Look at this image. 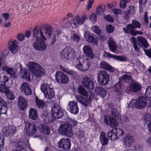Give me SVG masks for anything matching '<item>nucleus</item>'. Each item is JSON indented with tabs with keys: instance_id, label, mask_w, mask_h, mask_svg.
Instances as JSON below:
<instances>
[{
	"instance_id": "1",
	"label": "nucleus",
	"mask_w": 151,
	"mask_h": 151,
	"mask_svg": "<svg viewBox=\"0 0 151 151\" xmlns=\"http://www.w3.org/2000/svg\"><path fill=\"white\" fill-rule=\"evenodd\" d=\"M65 111L59 106H54L52 108L51 114H48L45 116V121L47 123L53 122L56 119L61 118L65 115Z\"/></svg>"
},
{
	"instance_id": "2",
	"label": "nucleus",
	"mask_w": 151,
	"mask_h": 151,
	"mask_svg": "<svg viewBox=\"0 0 151 151\" xmlns=\"http://www.w3.org/2000/svg\"><path fill=\"white\" fill-rule=\"evenodd\" d=\"M28 67L32 73L37 78H40L45 74V71L42 66L35 62H29Z\"/></svg>"
},
{
	"instance_id": "3",
	"label": "nucleus",
	"mask_w": 151,
	"mask_h": 151,
	"mask_svg": "<svg viewBox=\"0 0 151 151\" xmlns=\"http://www.w3.org/2000/svg\"><path fill=\"white\" fill-rule=\"evenodd\" d=\"M86 99L79 95L76 96V98L77 101L81 103L82 105L86 107L88 106L91 101L93 99L94 97V93L91 91H87L86 95Z\"/></svg>"
},
{
	"instance_id": "4",
	"label": "nucleus",
	"mask_w": 151,
	"mask_h": 151,
	"mask_svg": "<svg viewBox=\"0 0 151 151\" xmlns=\"http://www.w3.org/2000/svg\"><path fill=\"white\" fill-rule=\"evenodd\" d=\"M91 65V62L89 60H84L83 58L79 57L76 61V66L79 70L85 72L88 70Z\"/></svg>"
},
{
	"instance_id": "5",
	"label": "nucleus",
	"mask_w": 151,
	"mask_h": 151,
	"mask_svg": "<svg viewBox=\"0 0 151 151\" xmlns=\"http://www.w3.org/2000/svg\"><path fill=\"white\" fill-rule=\"evenodd\" d=\"M146 104V101L145 98L141 96L136 100L132 99L127 106L131 108H136L138 109H140L144 107Z\"/></svg>"
},
{
	"instance_id": "6",
	"label": "nucleus",
	"mask_w": 151,
	"mask_h": 151,
	"mask_svg": "<svg viewBox=\"0 0 151 151\" xmlns=\"http://www.w3.org/2000/svg\"><path fill=\"white\" fill-rule=\"evenodd\" d=\"M41 38L37 39L33 44V46L35 50L38 51H44L47 49V44L45 41L46 40V37L43 33L41 32Z\"/></svg>"
},
{
	"instance_id": "7",
	"label": "nucleus",
	"mask_w": 151,
	"mask_h": 151,
	"mask_svg": "<svg viewBox=\"0 0 151 151\" xmlns=\"http://www.w3.org/2000/svg\"><path fill=\"white\" fill-rule=\"evenodd\" d=\"M124 134V132L122 129L114 128L108 132L107 136L109 139L114 141L119 139V137L122 136Z\"/></svg>"
},
{
	"instance_id": "8",
	"label": "nucleus",
	"mask_w": 151,
	"mask_h": 151,
	"mask_svg": "<svg viewBox=\"0 0 151 151\" xmlns=\"http://www.w3.org/2000/svg\"><path fill=\"white\" fill-rule=\"evenodd\" d=\"M109 75L105 71H100L97 74V81L101 85H107L109 83Z\"/></svg>"
},
{
	"instance_id": "9",
	"label": "nucleus",
	"mask_w": 151,
	"mask_h": 151,
	"mask_svg": "<svg viewBox=\"0 0 151 151\" xmlns=\"http://www.w3.org/2000/svg\"><path fill=\"white\" fill-rule=\"evenodd\" d=\"M59 133L62 135H66L68 137L73 135L72 128L66 123L61 124L58 128Z\"/></svg>"
},
{
	"instance_id": "10",
	"label": "nucleus",
	"mask_w": 151,
	"mask_h": 151,
	"mask_svg": "<svg viewBox=\"0 0 151 151\" xmlns=\"http://www.w3.org/2000/svg\"><path fill=\"white\" fill-rule=\"evenodd\" d=\"M36 126L34 123L29 122L25 123L24 131L27 135H32L36 133Z\"/></svg>"
},
{
	"instance_id": "11",
	"label": "nucleus",
	"mask_w": 151,
	"mask_h": 151,
	"mask_svg": "<svg viewBox=\"0 0 151 151\" xmlns=\"http://www.w3.org/2000/svg\"><path fill=\"white\" fill-rule=\"evenodd\" d=\"M84 37L86 41L93 45H98V42L96 36L94 34L91 33L88 31H85Z\"/></svg>"
},
{
	"instance_id": "12",
	"label": "nucleus",
	"mask_w": 151,
	"mask_h": 151,
	"mask_svg": "<svg viewBox=\"0 0 151 151\" xmlns=\"http://www.w3.org/2000/svg\"><path fill=\"white\" fill-rule=\"evenodd\" d=\"M55 79L58 82L64 84L68 83L69 80L68 76L61 71H57L56 73Z\"/></svg>"
},
{
	"instance_id": "13",
	"label": "nucleus",
	"mask_w": 151,
	"mask_h": 151,
	"mask_svg": "<svg viewBox=\"0 0 151 151\" xmlns=\"http://www.w3.org/2000/svg\"><path fill=\"white\" fill-rule=\"evenodd\" d=\"M123 30L126 34H130L132 36H136L137 35H142L143 34V32L141 31L134 29L133 26L130 24H127L126 27L123 28Z\"/></svg>"
},
{
	"instance_id": "14",
	"label": "nucleus",
	"mask_w": 151,
	"mask_h": 151,
	"mask_svg": "<svg viewBox=\"0 0 151 151\" xmlns=\"http://www.w3.org/2000/svg\"><path fill=\"white\" fill-rule=\"evenodd\" d=\"M58 146L60 148L65 150H70L71 146L70 140L68 139H61L58 142Z\"/></svg>"
},
{
	"instance_id": "15",
	"label": "nucleus",
	"mask_w": 151,
	"mask_h": 151,
	"mask_svg": "<svg viewBox=\"0 0 151 151\" xmlns=\"http://www.w3.org/2000/svg\"><path fill=\"white\" fill-rule=\"evenodd\" d=\"M82 84L83 86L88 89L92 90L94 87L93 82L90 78L87 76L83 78Z\"/></svg>"
},
{
	"instance_id": "16",
	"label": "nucleus",
	"mask_w": 151,
	"mask_h": 151,
	"mask_svg": "<svg viewBox=\"0 0 151 151\" xmlns=\"http://www.w3.org/2000/svg\"><path fill=\"white\" fill-rule=\"evenodd\" d=\"M67 109L71 113L76 114L79 111V108L76 101H70L68 104Z\"/></svg>"
},
{
	"instance_id": "17",
	"label": "nucleus",
	"mask_w": 151,
	"mask_h": 151,
	"mask_svg": "<svg viewBox=\"0 0 151 151\" xmlns=\"http://www.w3.org/2000/svg\"><path fill=\"white\" fill-rule=\"evenodd\" d=\"M84 54L87 56L91 59H93L94 57L92 48L89 45H85L83 48Z\"/></svg>"
},
{
	"instance_id": "18",
	"label": "nucleus",
	"mask_w": 151,
	"mask_h": 151,
	"mask_svg": "<svg viewBox=\"0 0 151 151\" xmlns=\"http://www.w3.org/2000/svg\"><path fill=\"white\" fill-rule=\"evenodd\" d=\"M129 88L131 91L135 93L140 91L142 86L139 82L136 81L130 83Z\"/></svg>"
},
{
	"instance_id": "19",
	"label": "nucleus",
	"mask_w": 151,
	"mask_h": 151,
	"mask_svg": "<svg viewBox=\"0 0 151 151\" xmlns=\"http://www.w3.org/2000/svg\"><path fill=\"white\" fill-rule=\"evenodd\" d=\"M68 124L69 127H73L76 126L78 124V122L77 120H75L73 118L70 117L66 112H65V115H64V119H63Z\"/></svg>"
},
{
	"instance_id": "20",
	"label": "nucleus",
	"mask_w": 151,
	"mask_h": 151,
	"mask_svg": "<svg viewBox=\"0 0 151 151\" xmlns=\"http://www.w3.org/2000/svg\"><path fill=\"white\" fill-rule=\"evenodd\" d=\"M20 89L22 92L24 93L26 95H29L32 93V90L27 83H22L21 85Z\"/></svg>"
},
{
	"instance_id": "21",
	"label": "nucleus",
	"mask_w": 151,
	"mask_h": 151,
	"mask_svg": "<svg viewBox=\"0 0 151 151\" xmlns=\"http://www.w3.org/2000/svg\"><path fill=\"white\" fill-rule=\"evenodd\" d=\"M19 108L21 110H25L27 107V103L26 100L22 96H20L18 98Z\"/></svg>"
},
{
	"instance_id": "22",
	"label": "nucleus",
	"mask_w": 151,
	"mask_h": 151,
	"mask_svg": "<svg viewBox=\"0 0 151 151\" xmlns=\"http://www.w3.org/2000/svg\"><path fill=\"white\" fill-rule=\"evenodd\" d=\"M7 104L5 101L0 97V114L7 115L8 110Z\"/></svg>"
},
{
	"instance_id": "23",
	"label": "nucleus",
	"mask_w": 151,
	"mask_h": 151,
	"mask_svg": "<svg viewBox=\"0 0 151 151\" xmlns=\"http://www.w3.org/2000/svg\"><path fill=\"white\" fill-rule=\"evenodd\" d=\"M17 44V42L15 40H14L10 43H9V50L13 54H15L17 51L18 47Z\"/></svg>"
},
{
	"instance_id": "24",
	"label": "nucleus",
	"mask_w": 151,
	"mask_h": 151,
	"mask_svg": "<svg viewBox=\"0 0 151 151\" xmlns=\"http://www.w3.org/2000/svg\"><path fill=\"white\" fill-rule=\"evenodd\" d=\"M70 52V49L68 47H66L60 52V55L61 58L68 60L69 59V55Z\"/></svg>"
},
{
	"instance_id": "25",
	"label": "nucleus",
	"mask_w": 151,
	"mask_h": 151,
	"mask_svg": "<svg viewBox=\"0 0 151 151\" xmlns=\"http://www.w3.org/2000/svg\"><path fill=\"white\" fill-rule=\"evenodd\" d=\"M2 131L5 134L10 136L14 135L16 133L17 129L16 127L13 126L9 128L4 127Z\"/></svg>"
},
{
	"instance_id": "26",
	"label": "nucleus",
	"mask_w": 151,
	"mask_h": 151,
	"mask_svg": "<svg viewBox=\"0 0 151 151\" xmlns=\"http://www.w3.org/2000/svg\"><path fill=\"white\" fill-rule=\"evenodd\" d=\"M123 141L125 145L127 147H129L133 142V137L129 134H127L124 138Z\"/></svg>"
},
{
	"instance_id": "27",
	"label": "nucleus",
	"mask_w": 151,
	"mask_h": 151,
	"mask_svg": "<svg viewBox=\"0 0 151 151\" xmlns=\"http://www.w3.org/2000/svg\"><path fill=\"white\" fill-rule=\"evenodd\" d=\"M16 148L12 151H27L26 147V143L22 142H19L16 144Z\"/></svg>"
},
{
	"instance_id": "28",
	"label": "nucleus",
	"mask_w": 151,
	"mask_h": 151,
	"mask_svg": "<svg viewBox=\"0 0 151 151\" xmlns=\"http://www.w3.org/2000/svg\"><path fill=\"white\" fill-rule=\"evenodd\" d=\"M100 67L103 69L108 70L111 72L114 71V68L104 61H102L101 62Z\"/></svg>"
},
{
	"instance_id": "29",
	"label": "nucleus",
	"mask_w": 151,
	"mask_h": 151,
	"mask_svg": "<svg viewBox=\"0 0 151 151\" xmlns=\"http://www.w3.org/2000/svg\"><path fill=\"white\" fill-rule=\"evenodd\" d=\"M60 67L61 69L69 75L74 76L73 78L74 80L76 79V76H77V74L75 71L70 69L65 68L61 65H60Z\"/></svg>"
},
{
	"instance_id": "30",
	"label": "nucleus",
	"mask_w": 151,
	"mask_h": 151,
	"mask_svg": "<svg viewBox=\"0 0 151 151\" xmlns=\"http://www.w3.org/2000/svg\"><path fill=\"white\" fill-rule=\"evenodd\" d=\"M95 91L97 94L99 95L102 98L105 97L106 95V90L100 86L96 87L95 88Z\"/></svg>"
},
{
	"instance_id": "31",
	"label": "nucleus",
	"mask_w": 151,
	"mask_h": 151,
	"mask_svg": "<svg viewBox=\"0 0 151 151\" xmlns=\"http://www.w3.org/2000/svg\"><path fill=\"white\" fill-rule=\"evenodd\" d=\"M138 42V45L139 47L141 46L142 47L146 48L148 46V43L145 39L142 37H137Z\"/></svg>"
},
{
	"instance_id": "32",
	"label": "nucleus",
	"mask_w": 151,
	"mask_h": 151,
	"mask_svg": "<svg viewBox=\"0 0 151 151\" xmlns=\"http://www.w3.org/2000/svg\"><path fill=\"white\" fill-rule=\"evenodd\" d=\"M44 28L45 30V35L47 38L50 37L52 32V27L49 24H46L44 26Z\"/></svg>"
},
{
	"instance_id": "33",
	"label": "nucleus",
	"mask_w": 151,
	"mask_h": 151,
	"mask_svg": "<svg viewBox=\"0 0 151 151\" xmlns=\"http://www.w3.org/2000/svg\"><path fill=\"white\" fill-rule=\"evenodd\" d=\"M100 142L102 146H105L108 144V139L106 137L105 133L102 132L99 136Z\"/></svg>"
},
{
	"instance_id": "34",
	"label": "nucleus",
	"mask_w": 151,
	"mask_h": 151,
	"mask_svg": "<svg viewBox=\"0 0 151 151\" xmlns=\"http://www.w3.org/2000/svg\"><path fill=\"white\" fill-rule=\"evenodd\" d=\"M135 10V8L133 6H131L124 13L123 18L127 20L129 18V14H133Z\"/></svg>"
},
{
	"instance_id": "35",
	"label": "nucleus",
	"mask_w": 151,
	"mask_h": 151,
	"mask_svg": "<svg viewBox=\"0 0 151 151\" xmlns=\"http://www.w3.org/2000/svg\"><path fill=\"white\" fill-rule=\"evenodd\" d=\"M29 116L30 119L33 120H36L38 117L37 112L35 109L31 108L29 112Z\"/></svg>"
},
{
	"instance_id": "36",
	"label": "nucleus",
	"mask_w": 151,
	"mask_h": 151,
	"mask_svg": "<svg viewBox=\"0 0 151 151\" xmlns=\"http://www.w3.org/2000/svg\"><path fill=\"white\" fill-rule=\"evenodd\" d=\"M19 68H20V73L24 74L22 75L23 78L30 80V74L27 73V69L25 68L23 69L22 68V65L21 64H19Z\"/></svg>"
},
{
	"instance_id": "37",
	"label": "nucleus",
	"mask_w": 151,
	"mask_h": 151,
	"mask_svg": "<svg viewBox=\"0 0 151 151\" xmlns=\"http://www.w3.org/2000/svg\"><path fill=\"white\" fill-rule=\"evenodd\" d=\"M119 81L113 86V89L118 95H120L122 94V85Z\"/></svg>"
},
{
	"instance_id": "38",
	"label": "nucleus",
	"mask_w": 151,
	"mask_h": 151,
	"mask_svg": "<svg viewBox=\"0 0 151 151\" xmlns=\"http://www.w3.org/2000/svg\"><path fill=\"white\" fill-rule=\"evenodd\" d=\"M106 10V6L104 5H101L97 7L96 13L97 15H101L103 14Z\"/></svg>"
},
{
	"instance_id": "39",
	"label": "nucleus",
	"mask_w": 151,
	"mask_h": 151,
	"mask_svg": "<svg viewBox=\"0 0 151 151\" xmlns=\"http://www.w3.org/2000/svg\"><path fill=\"white\" fill-rule=\"evenodd\" d=\"M40 131L44 134L48 135L49 134L50 129V127L47 125L42 124L40 126Z\"/></svg>"
},
{
	"instance_id": "40",
	"label": "nucleus",
	"mask_w": 151,
	"mask_h": 151,
	"mask_svg": "<svg viewBox=\"0 0 151 151\" xmlns=\"http://www.w3.org/2000/svg\"><path fill=\"white\" fill-rule=\"evenodd\" d=\"M145 97L150 101L149 106L151 107V86L148 87L146 89L145 92Z\"/></svg>"
},
{
	"instance_id": "41",
	"label": "nucleus",
	"mask_w": 151,
	"mask_h": 151,
	"mask_svg": "<svg viewBox=\"0 0 151 151\" xmlns=\"http://www.w3.org/2000/svg\"><path fill=\"white\" fill-rule=\"evenodd\" d=\"M2 69L3 71H6L7 73L9 74L11 76L14 77V75L15 74L14 69L12 68L9 67L5 65L3 67Z\"/></svg>"
},
{
	"instance_id": "42",
	"label": "nucleus",
	"mask_w": 151,
	"mask_h": 151,
	"mask_svg": "<svg viewBox=\"0 0 151 151\" xmlns=\"http://www.w3.org/2000/svg\"><path fill=\"white\" fill-rule=\"evenodd\" d=\"M132 78V76L130 75L124 74L122 76L119 78V80L121 82L128 83Z\"/></svg>"
},
{
	"instance_id": "43",
	"label": "nucleus",
	"mask_w": 151,
	"mask_h": 151,
	"mask_svg": "<svg viewBox=\"0 0 151 151\" xmlns=\"http://www.w3.org/2000/svg\"><path fill=\"white\" fill-rule=\"evenodd\" d=\"M43 33L40 29H38L35 27L33 30V37L34 38H36V40L40 39L41 38V34Z\"/></svg>"
},
{
	"instance_id": "44",
	"label": "nucleus",
	"mask_w": 151,
	"mask_h": 151,
	"mask_svg": "<svg viewBox=\"0 0 151 151\" xmlns=\"http://www.w3.org/2000/svg\"><path fill=\"white\" fill-rule=\"evenodd\" d=\"M35 102L38 108L43 109L45 107L46 103L42 100L39 99L37 97L35 98Z\"/></svg>"
},
{
	"instance_id": "45",
	"label": "nucleus",
	"mask_w": 151,
	"mask_h": 151,
	"mask_svg": "<svg viewBox=\"0 0 151 151\" xmlns=\"http://www.w3.org/2000/svg\"><path fill=\"white\" fill-rule=\"evenodd\" d=\"M44 94L47 99H51L53 98L55 93L53 89L51 88L49 89L48 91H47Z\"/></svg>"
},
{
	"instance_id": "46",
	"label": "nucleus",
	"mask_w": 151,
	"mask_h": 151,
	"mask_svg": "<svg viewBox=\"0 0 151 151\" xmlns=\"http://www.w3.org/2000/svg\"><path fill=\"white\" fill-rule=\"evenodd\" d=\"M75 18L76 22L78 24H81L84 22L85 20L87 19L86 15L84 14L82 15L81 18L78 16L76 17H75Z\"/></svg>"
},
{
	"instance_id": "47",
	"label": "nucleus",
	"mask_w": 151,
	"mask_h": 151,
	"mask_svg": "<svg viewBox=\"0 0 151 151\" xmlns=\"http://www.w3.org/2000/svg\"><path fill=\"white\" fill-rule=\"evenodd\" d=\"M1 82L8 86H9L11 85V83H12V80L10 79V78L5 76H4L2 78Z\"/></svg>"
},
{
	"instance_id": "48",
	"label": "nucleus",
	"mask_w": 151,
	"mask_h": 151,
	"mask_svg": "<svg viewBox=\"0 0 151 151\" xmlns=\"http://www.w3.org/2000/svg\"><path fill=\"white\" fill-rule=\"evenodd\" d=\"M131 42L133 43V47L135 51L139 52V48H138L137 46V41L136 39L133 37H132L130 39Z\"/></svg>"
},
{
	"instance_id": "49",
	"label": "nucleus",
	"mask_w": 151,
	"mask_h": 151,
	"mask_svg": "<svg viewBox=\"0 0 151 151\" xmlns=\"http://www.w3.org/2000/svg\"><path fill=\"white\" fill-rule=\"evenodd\" d=\"M108 45L110 50L112 52H115L117 49V46L113 40H110L108 43Z\"/></svg>"
},
{
	"instance_id": "50",
	"label": "nucleus",
	"mask_w": 151,
	"mask_h": 151,
	"mask_svg": "<svg viewBox=\"0 0 151 151\" xmlns=\"http://www.w3.org/2000/svg\"><path fill=\"white\" fill-rule=\"evenodd\" d=\"M77 91L78 94L83 96H85L87 92L86 89L81 85L78 86Z\"/></svg>"
},
{
	"instance_id": "51",
	"label": "nucleus",
	"mask_w": 151,
	"mask_h": 151,
	"mask_svg": "<svg viewBox=\"0 0 151 151\" xmlns=\"http://www.w3.org/2000/svg\"><path fill=\"white\" fill-rule=\"evenodd\" d=\"M130 24L133 26L134 29H135L136 28H140L141 27L140 22L135 19L132 20V23Z\"/></svg>"
},
{
	"instance_id": "52",
	"label": "nucleus",
	"mask_w": 151,
	"mask_h": 151,
	"mask_svg": "<svg viewBox=\"0 0 151 151\" xmlns=\"http://www.w3.org/2000/svg\"><path fill=\"white\" fill-rule=\"evenodd\" d=\"M8 86L4 84H0V92L2 93H7L9 89Z\"/></svg>"
},
{
	"instance_id": "53",
	"label": "nucleus",
	"mask_w": 151,
	"mask_h": 151,
	"mask_svg": "<svg viewBox=\"0 0 151 151\" xmlns=\"http://www.w3.org/2000/svg\"><path fill=\"white\" fill-rule=\"evenodd\" d=\"M117 119L113 117L111 118V119H110L109 124H110V126L111 127L113 128L117 126L118 124L116 120Z\"/></svg>"
},
{
	"instance_id": "54",
	"label": "nucleus",
	"mask_w": 151,
	"mask_h": 151,
	"mask_svg": "<svg viewBox=\"0 0 151 151\" xmlns=\"http://www.w3.org/2000/svg\"><path fill=\"white\" fill-rule=\"evenodd\" d=\"M4 141V137L0 133V151H3V146Z\"/></svg>"
},
{
	"instance_id": "55",
	"label": "nucleus",
	"mask_w": 151,
	"mask_h": 151,
	"mask_svg": "<svg viewBox=\"0 0 151 151\" xmlns=\"http://www.w3.org/2000/svg\"><path fill=\"white\" fill-rule=\"evenodd\" d=\"M8 99L10 100H14L15 98V96L13 93L8 90V91L5 93Z\"/></svg>"
},
{
	"instance_id": "56",
	"label": "nucleus",
	"mask_w": 151,
	"mask_h": 151,
	"mask_svg": "<svg viewBox=\"0 0 151 151\" xmlns=\"http://www.w3.org/2000/svg\"><path fill=\"white\" fill-rule=\"evenodd\" d=\"M111 115L112 117L115 119H119V115L117 111V109H114L112 110Z\"/></svg>"
},
{
	"instance_id": "57",
	"label": "nucleus",
	"mask_w": 151,
	"mask_h": 151,
	"mask_svg": "<svg viewBox=\"0 0 151 151\" xmlns=\"http://www.w3.org/2000/svg\"><path fill=\"white\" fill-rule=\"evenodd\" d=\"M114 28V27L110 24L106 25V30L109 33H112L113 32Z\"/></svg>"
},
{
	"instance_id": "58",
	"label": "nucleus",
	"mask_w": 151,
	"mask_h": 151,
	"mask_svg": "<svg viewBox=\"0 0 151 151\" xmlns=\"http://www.w3.org/2000/svg\"><path fill=\"white\" fill-rule=\"evenodd\" d=\"M70 39L72 41L77 43L80 40V38L79 36L75 33L72 36H71Z\"/></svg>"
},
{
	"instance_id": "59",
	"label": "nucleus",
	"mask_w": 151,
	"mask_h": 151,
	"mask_svg": "<svg viewBox=\"0 0 151 151\" xmlns=\"http://www.w3.org/2000/svg\"><path fill=\"white\" fill-rule=\"evenodd\" d=\"M93 31L97 35H100L101 33V30L99 29L98 26L96 25L92 28Z\"/></svg>"
},
{
	"instance_id": "60",
	"label": "nucleus",
	"mask_w": 151,
	"mask_h": 151,
	"mask_svg": "<svg viewBox=\"0 0 151 151\" xmlns=\"http://www.w3.org/2000/svg\"><path fill=\"white\" fill-rule=\"evenodd\" d=\"M40 88L42 91L44 93V94H45L46 92L47 91H48L49 89L51 88H50L48 86L44 84L41 85Z\"/></svg>"
},
{
	"instance_id": "61",
	"label": "nucleus",
	"mask_w": 151,
	"mask_h": 151,
	"mask_svg": "<svg viewBox=\"0 0 151 151\" xmlns=\"http://www.w3.org/2000/svg\"><path fill=\"white\" fill-rule=\"evenodd\" d=\"M111 118H112V117L109 116H108L107 115H106L104 116V121L106 125H109V122H110V119H111Z\"/></svg>"
},
{
	"instance_id": "62",
	"label": "nucleus",
	"mask_w": 151,
	"mask_h": 151,
	"mask_svg": "<svg viewBox=\"0 0 151 151\" xmlns=\"http://www.w3.org/2000/svg\"><path fill=\"white\" fill-rule=\"evenodd\" d=\"M144 120L145 122H148L151 120V115L147 113L144 115Z\"/></svg>"
},
{
	"instance_id": "63",
	"label": "nucleus",
	"mask_w": 151,
	"mask_h": 151,
	"mask_svg": "<svg viewBox=\"0 0 151 151\" xmlns=\"http://www.w3.org/2000/svg\"><path fill=\"white\" fill-rule=\"evenodd\" d=\"M104 18L109 22H113L114 20L112 17L110 15H106V16L104 15L103 16Z\"/></svg>"
},
{
	"instance_id": "64",
	"label": "nucleus",
	"mask_w": 151,
	"mask_h": 151,
	"mask_svg": "<svg viewBox=\"0 0 151 151\" xmlns=\"http://www.w3.org/2000/svg\"><path fill=\"white\" fill-rule=\"evenodd\" d=\"M143 147L142 145H136L135 146V149L136 151H143Z\"/></svg>"
}]
</instances>
